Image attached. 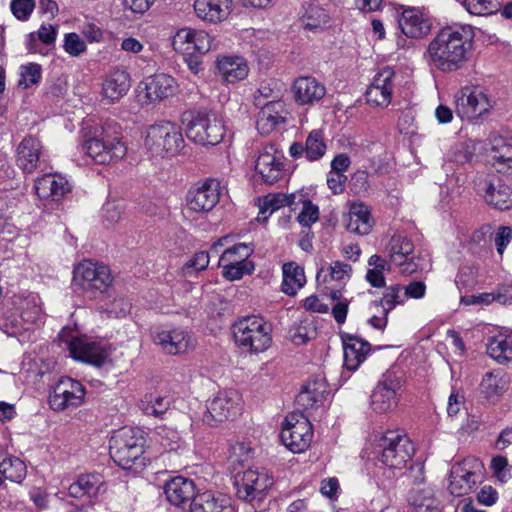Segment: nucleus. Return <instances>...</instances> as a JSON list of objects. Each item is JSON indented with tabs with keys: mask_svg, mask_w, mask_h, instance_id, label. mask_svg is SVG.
<instances>
[{
	"mask_svg": "<svg viewBox=\"0 0 512 512\" xmlns=\"http://www.w3.org/2000/svg\"><path fill=\"white\" fill-rule=\"evenodd\" d=\"M473 45L469 26H447L429 42L426 57L431 66L441 72H455L464 67Z\"/></svg>",
	"mask_w": 512,
	"mask_h": 512,
	"instance_id": "obj_1",
	"label": "nucleus"
},
{
	"mask_svg": "<svg viewBox=\"0 0 512 512\" xmlns=\"http://www.w3.org/2000/svg\"><path fill=\"white\" fill-rule=\"evenodd\" d=\"M88 156L98 164H109L122 159L127 153V146L122 141L120 126L106 122L96 128L94 134L84 144Z\"/></svg>",
	"mask_w": 512,
	"mask_h": 512,
	"instance_id": "obj_2",
	"label": "nucleus"
},
{
	"mask_svg": "<svg viewBox=\"0 0 512 512\" xmlns=\"http://www.w3.org/2000/svg\"><path fill=\"white\" fill-rule=\"evenodd\" d=\"M238 346L252 353H262L272 345V325L261 316H247L233 324Z\"/></svg>",
	"mask_w": 512,
	"mask_h": 512,
	"instance_id": "obj_3",
	"label": "nucleus"
},
{
	"mask_svg": "<svg viewBox=\"0 0 512 512\" xmlns=\"http://www.w3.org/2000/svg\"><path fill=\"white\" fill-rule=\"evenodd\" d=\"M143 431L131 427L118 430L110 440V454L123 469H130L144 452Z\"/></svg>",
	"mask_w": 512,
	"mask_h": 512,
	"instance_id": "obj_4",
	"label": "nucleus"
},
{
	"mask_svg": "<svg viewBox=\"0 0 512 512\" xmlns=\"http://www.w3.org/2000/svg\"><path fill=\"white\" fill-rule=\"evenodd\" d=\"M186 136L200 145H216L224 137L225 127L214 113L197 112L186 115Z\"/></svg>",
	"mask_w": 512,
	"mask_h": 512,
	"instance_id": "obj_5",
	"label": "nucleus"
},
{
	"mask_svg": "<svg viewBox=\"0 0 512 512\" xmlns=\"http://www.w3.org/2000/svg\"><path fill=\"white\" fill-rule=\"evenodd\" d=\"M145 145L152 155L172 156L182 149L184 139L175 123L164 121L148 128Z\"/></svg>",
	"mask_w": 512,
	"mask_h": 512,
	"instance_id": "obj_6",
	"label": "nucleus"
},
{
	"mask_svg": "<svg viewBox=\"0 0 512 512\" xmlns=\"http://www.w3.org/2000/svg\"><path fill=\"white\" fill-rule=\"evenodd\" d=\"M112 280L110 269L103 264L83 261L74 269V286L90 296L105 292Z\"/></svg>",
	"mask_w": 512,
	"mask_h": 512,
	"instance_id": "obj_7",
	"label": "nucleus"
},
{
	"mask_svg": "<svg viewBox=\"0 0 512 512\" xmlns=\"http://www.w3.org/2000/svg\"><path fill=\"white\" fill-rule=\"evenodd\" d=\"M380 462L390 469H403L414 454L411 440L404 434L388 431L381 437Z\"/></svg>",
	"mask_w": 512,
	"mask_h": 512,
	"instance_id": "obj_8",
	"label": "nucleus"
},
{
	"mask_svg": "<svg viewBox=\"0 0 512 512\" xmlns=\"http://www.w3.org/2000/svg\"><path fill=\"white\" fill-rule=\"evenodd\" d=\"M455 112L462 120H474L487 114L492 103L486 92L478 86H465L454 95Z\"/></svg>",
	"mask_w": 512,
	"mask_h": 512,
	"instance_id": "obj_9",
	"label": "nucleus"
},
{
	"mask_svg": "<svg viewBox=\"0 0 512 512\" xmlns=\"http://www.w3.org/2000/svg\"><path fill=\"white\" fill-rule=\"evenodd\" d=\"M312 437L311 423L303 414L291 413L285 418L281 440L290 451L304 452L310 446Z\"/></svg>",
	"mask_w": 512,
	"mask_h": 512,
	"instance_id": "obj_10",
	"label": "nucleus"
},
{
	"mask_svg": "<svg viewBox=\"0 0 512 512\" xmlns=\"http://www.w3.org/2000/svg\"><path fill=\"white\" fill-rule=\"evenodd\" d=\"M242 396L234 389L219 391L208 403L203 421L208 425L229 420L240 414L242 410Z\"/></svg>",
	"mask_w": 512,
	"mask_h": 512,
	"instance_id": "obj_11",
	"label": "nucleus"
},
{
	"mask_svg": "<svg viewBox=\"0 0 512 512\" xmlns=\"http://www.w3.org/2000/svg\"><path fill=\"white\" fill-rule=\"evenodd\" d=\"M252 253L253 248L245 243L226 248L219 258V266L223 269L224 278L235 281L252 273L254 264L249 260Z\"/></svg>",
	"mask_w": 512,
	"mask_h": 512,
	"instance_id": "obj_12",
	"label": "nucleus"
},
{
	"mask_svg": "<svg viewBox=\"0 0 512 512\" xmlns=\"http://www.w3.org/2000/svg\"><path fill=\"white\" fill-rule=\"evenodd\" d=\"M273 485V477L265 468H249L235 475L238 498L252 501L261 498Z\"/></svg>",
	"mask_w": 512,
	"mask_h": 512,
	"instance_id": "obj_13",
	"label": "nucleus"
},
{
	"mask_svg": "<svg viewBox=\"0 0 512 512\" xmlns=\"http://www.w3.org/2000/svg\"><path fill=\"white\" fill-rule=\"evenodd\" d=\"M483 465L474 457H467L454 463L450 470V493L454 496L468 494L477 483V474L481 472Z\"/></svg>",
	"mask_w": 512,
	"mask_h": 512,
	"instance_id": "obj_14",
	"label": "nucleus"
},
{
	"mask_svg": "<svg viewBox=\"0 0 512 512\" xmlns=\"http://www.w3.org/2000/svg\"><path fill=\"white\" fill-rule=\"evenodd\" d=\"M221 193L220 182L207 179L191 188L186 196V210L191 214H206L219 202Z\"/></svg>",
	"mask_w": 512,
	"mask_h": 512,
	"instance_id": "obj_15",
	"label": "nucleus"
},
{
	"mask_svg": "<svg viewBox=\"0 0 512 512\" xmlns=\"http://www.w3.org/2000/svg\"><path fill=\"white\" fill-rule=\"evenodd\" d=\"M177 91L176 80L165 73L145 77L138 85V96L144 104L159 103Z\"/></svg>",
	"mask_w": 512,
	"mask_h": 512,
	"instance_id": "obj_16",
	"label": "nucleus"
},
{
	"mask_svg": "<svg viewBox=\"0 0 512 512\" xmlns=\"http://www.w3.org/2000/svg\"><path fill=\"white\" fill-rule=\"evenodd\" d=\"M85 397L83 385L72 378H61L49 395V405L54 411H63L80 406Z\"/></svg>",
	"mask_w": 512,
	"mask_h": 512,
	"instance_id": "obj_17",
	"label": "nucleus"
},
{
	"mask_svg": "<svg viewBox=\"0 0 512 512\" xmlns=\"http://www.w3.org/2000/svg\"><path fill=\"white\" fill-rule=\"evenodd\" d=\"M401 388L399 377L388 373L383 375L371 394L370 407L376 414L392 412L398 404L397 392Z\"/></svg>",
	"mask_w": 512,
	"mask_h": 512,
	"instance_id": "obj_18",
	"label": "nucleus"
},
{
	"mask_svg": "<svg viewBox=\"0 0 512 512\" xmlns=\"http://www.w3.org/2000/svg\"><path fill=\"white\" fill-rule=\"evenodd\" d=\"M255 171L267 184H274L284 174V156L272 143L265 144L259 151Z\"/></svg>",
	"mask_w": 512,
	"mask_h": 512,
	"instance_id": "obj_19",
	"label": "nucleus"
},
{
	"mask_svg": "<svg viewBox=\"0 0 512 512\" xmlns=\"http://www.w3.org/2000/svg\"><path fill=\"white\" fill-rule=\"evenodd\" d=\"M70 355L75 359L97 367L106 363L109 357L107 346L87 336L74 337L67 342Z\"/></svg>",
	"mask_w": 512,
	"mask_h": 512,
	"instance_id": "obj_20",
	"label": "nucleus"
},
{
	"mask_svg": "<svg viewBox=\"0 0 512 512\" xmlns=\"http://www.w3.org/2000/svg\"><path fill=\"white\" fill-rule=\"evenodd\" d=\"M391 264L398 266L402 274H412L417 270V264L412 256L413 242L402 234H395L385 248Z\"/></svg>",
	"mask_w": 512,
	"mask_h": 512,
	"instance_id": "obj_21",
	"label": "nucleus"
},
{
	"mask_svg": "<svg viewBox=\"0 0 512 512\" xmlns=\"http://www.w3.org/2000/svg\"><path fill=\"white\" fill-rule=\"evenodd\" d=\"M212 41V37L204 30L182 28L173 36L172 45L174 50L184 54H205L210 51Z\"/></svg>",
	"mask_w": 512,
	"mask_h": 512,
	"instance_id": "obj_22",
	"label": "nucleus"
},
{
	"mask_svg": "<svg viewBox=\"0 0 512 512\" xmlns=\"http://www.w3.org/2000/svg\"><path fill=\"white\" fill-rule=\"evenodd\" d=\"M153 342L169 355L185 353L194 345L189 332L182 328L157 331L153 335Z\"/></svg>",
	"mask_w": 512,
	"mask_h": 512,
	"instance_id": "obj_23",
	"label": "nucleus"
},
{
	"mask_svg": "<svg viewBox=\"0 0 512 512\" xmlns=\"http://www.w3.org/2000/svg\"><path fill=\"white\" fill-rule=\"evenodd\" d=\"M478 189L485 192V201L499 210H506L512 207V191L509 186L488 177L478 176L475 179Z\"/></svg>",
	"mask_w": 512,
	"mask_h": 512,
	"instance_id": "obj_24",
	"label": "nucleus"
},
{
	"mask_svg": "<svg viewBox=\"0 0 512 512\" xmlns=\"http://www.w3.org/2000/svg\"><path fill=\"white\" fill-rule=\"evenodd\" d=\"M394 72L385 68L378 72L366 91V101L376 107H387L392 98Z\"/></svg>",
	"mask_w": 512,
	"mask_h": 512,
	"instance_id": "obj_25",
	"label": "nucleus"
},
{
	"mask_svg": "<svg viewBox=\"0 0 512 512\" xmlns=\"http://www.w3.org/2000/svg\"><path fill=\"white\" fill-rule=\"evenodd\" d=\"M131 88V77L127 70L114 68L102 82L101 96L107 103H116L122 99Z\"/></svg>",
	"mask_w": 512,
	"mask_h": 512,
	"instance_id": "obj_26",
	"label": "nucleus"
},
{
	"mask_svg": "<svg viewBox=\"0 0 512 512\" xmlns=\"http://www.w3.org/2000/svg\"><path fill=\"white\" fill-rule=\"evenodd\" d=\"M197 18L209 24H218L228 19L232 12L233 0H194Z\"/></svg>",
	"mask_w": 512,
	"mask_h": 512,
	"instance_id": "obj_27",
	"label": "nucleus"
},
{
	"mask_svg": "<svg viewBox=\"0 0 512 512\" xmlns=\"http://www.w3.org/2000/svg\"><path fill=\"white\" fill-rule=\"evenodd\" d=\"M292 94L299 105H314L326 94L325 86L316 78L300 76L292 84Z\"/></svg>",
	"mask_w": 512,
	"mask_h": 512,
	"instance_id": "obj_28",
	"label": "nucleus"
},
{
	"mask_svg": "<svg viewBox=\"0 0 512 512\" xmlns=\"http://www.w3.org/2000/svg\"><path fill=\"white\" fill-rule=\"evenodd\" d=\"M401 32L412 39H420L431 31V21L427 15L416 8L404 9L398 18Z\"/></svg>",
	"mask_w": 512,
	"mask_h": 512,
	"instance_id": "obj_29",
	"label": "nucleus"
},
{
	"mask_svg": "<svg viewBox=\"0 0 512 512\" xmlns=\"http://www.w3.org/2000/svg\"><path fill=\"white\" fill-rule=\"evenodd\" d=\"M287 116L286 104L282 100H271L260 110L257 118V130L268 135L282 125Z\"/></svg>",
	"mask_w": 512,
	"mask_h": 512,
	"instance_id": "obj_30",
	"label": "nucleus"
},
{
	"mask_svg": "<svg viewBox=\"0 0 512 512\" xmlns=\"http://www.w3.org/2000/svg\"><path fill=\"white\" fill-rule=\"evenodd\" d=\"M105 481L100 474H82L68 488L70 497L83 499L90 503L99 494L105 492Z\"/></svg>",
	"mask_w": 512,
	"mask_h": 512,
	"instance_id": "obj_31",
	"label": "nucleus"
},
{
	"mask_svg": "<svg viewBox=\"0 0 512 512\" xmlns=\"http://www.w3.org/2000/svg\"><path fill=\"white\" fill-rule=\"evenodd\" d=\"M509 381L506 374L500 370L486 372L479 384V395L489 403L498 402L508 390Z\"/></svg>",
	"mask_w": 512,
	"mask_h": 512,
	"instance_id": "obj_32",
	"label": "nucleus"
},
{
	"mask_svg": "<svg viewBox=\"0 0 512 512\" xmlns=\"http://www.w3.org/2000/svg\"><path fill=\"white\" fill-rule=\"evenodd\" d=\"M41 154V142L32 136L25 137L17 147L16 163L23 172L33 173L39 165Z\"/></svg>",
	"mask_w": 512,
	"mask_h": 512,
	"instance_id": "obj_33",
	"label": "nucleus"
},
{
	"mask_svg": "<svg viewBox=\"0 0 512 512\" xmlns=\"http://www.w3.org/2000/svg\"><path fill=\"white\" fill-rule=\"evenodd\" d=\"M71 186L68 180L60 174H46L36 180L35 191L42 199L54 201L63 198Z\"/></svg>",
	"mask_w": 512,
	"mask_h": 512,
	"instance_id": "obj_34",
	"label": "nucleus"
},
{
	"mask_svg": "<svg viewBox=\"0 0 512 512\" xmlns=\"http://www.w3.org/2000/svg\"><path fill=\"white\" fill-rule=\"evenodd\" d=\"M343 220L346 229L358 235H367L374 225L369 208L361 202L352 203Z\"/></svg>",
	"mask_w": 512,
	"mask_h": 512,
	"instance_id": "obj_35",
	"label": "nucleus"
},
{
	"mask_svg": "<svg viewBox=\"0 0 512 512\" xmlns=\"http://www.w3.org/2000/svg\"><path fill=\"white\" fill-rule=\"evenodd\" d=\"M195 484L193 480L176 476L168 480L164 486V493L167 500L175 505L181 506L190 500L193 501L195 494Z\"/></svg>",
	"mask_w": 512,
	"mask_h": 512,
	"instance_id": "obj_36",
	"label": "nucleus"
},
{
	"mask_svg": "<svg viewBox=\"0 0 512 512\" xmlns=\"http://www.w3.org/2000/svg\"><path fill=\"white\" fill-rule=\"evenodd\" d=\"M342 341L344 366L348 370L354 371L360 366L370 352V344L353 335H346L342 337Z\"/></svg>",
	"mask_w": 512,
	"mask_h": 512,
	"instance_id": "obj_37",
	"label": "nucleus"
},
{
	"mask_svg": "<svg viewBox=\"0 0 512 512\" xmlns=\"http://www.w3.org/2000/svg\"><path fill=\"white\" fill-rule=\"evenodd\" d=\"M190 512H234V507L226 495L206 491L194 497Z\"/></svg>",
	"mask_w": 512,
	"mask_h": 512,
	"instance_id": "obj_38",
	"label": "nucleus"
},
{
	"mask_svg": "<svg viewBox=\"0 0 512 512\" xmlns=\"http://www.w3.org/2000/svg\"><path fill=\"white\" fill-rule=\"evenodd\" d=\"M488 355L499 364L512 360V330H502L488 340Z\"/></svg>",
	"mask_w": 512,
	"mask_h": 512,
	"instance_id": "obj_39",
	"label": "nucleus"
},
{
	"mask_svg": "<svg viewBox=\"0 0 512 512\" xmlns=\"http://www.w3.org/2000/svg\"><path fill=\"white\" fill-rule=\"evenodd\" d=\"M217 68L222 78L228 83H234L247 77L249 68L244 58L225 56L217 61Z\"/></svg>",
	"mask_w": 512,
	"mask_h": 512,
	"instance_id": "obj_40",
	"label": "nucleus"
},
{
	"mask_svg": "<svg viewBox=\"0 0 512 512\" xmlns=\"http://www.w3.org/2000/svg\"><path fill=\"white\" fill-rule=\"evenodd\" d=\"M411 512H440L439 503L431 487L414 488L409 497Z\"/></svg>",
	"mask_w": 512,
	"mask_h": 512,
	"instance_id": "obj_41",
	"label": "nucleus"
},
{
	"mask_svg": "<svg viewBox=\"0 0 512 512\" xmlns=\"http://www.w3.org/2000/svg\"><path fill=\"white\" fill-rule=\"evenodd\" d=\"M306 282L304 270L293 262L284 264L282 291L293 296L301 289Z\"/></svg>",
	"mask_w": 512,
	"mask_h": 512,
	"instance_id": "obj_42",
	"label": "nucleus"
},
{
	"mask_svg": "<svg viewBox=\"0 0 512 512\" xmlns=\"http://www.w3.org/2000/svg\"><path fill=\"white\" fill-rule=\"evenodd\" d=\"M21 313L19 316L28 325L35 324L41 317L40 299L37 295L18 297L14 302Z\"/></svg>",
	"mask_w": 512,
	"mask_h": 512,
	"instance_id": "obj_43",
	"label": "nucleus"
},
{
	"mask_svg": "<svg viewBox=\"0 0 512 512\" xmlns=\"http://www.w3.org/2000/svg\"><path fill=\"white\" fill-rule=\"evenodd\" d=\"M295 195L290 194H268L264 199L260 206V211L257 216L258 221H265L269 215H271L276 210L284 207L290 206L294 203Z\"/></svg>",
	"mask_w": 512,
	"mask_h": 512,
	"instance_id": "obj_44",
	"label": "nucleus"
},
{
	"mask_svg": "<svg viewBox=\"0 0 512 512\" xmlns=\"http://www.w3.org/2000/svg\"><path fill=\"white\" fill-rule=\"evenodd\" d=\"M489 159L498 171L512 168V143L503 139L495 140L489 152Z\"/></svg>",
	"mask_w": 512,
	"mask_h": 512,
	"instance_id": "obj_45",
	"label": "nucleus"
},
{
	"mask_svg": "<svg viewBox=\"0 0 512 512\" xmlns=\"http://www.w3.org/2000/svg\"><path fill=\"white\" fill-rule=\"evenodd\" d=\"M352 268L349 264L335 261L327 268L322 267L316 275L318 283L327 284L330 281H345L350 278Z\"/></svg>",
	"mask_w": 512,
	"mask_h": 512,
	"instance_id": "obj_46",
	"label": "nucleus"
},
{
	"mask_svg": "<svg viewBox=\"0 0 512 512\" xmlns=\"http://www.w3.org/2000/svg\"><path fill=\"white\" fill-rule=\"evenodd\" d=\"M301 21L305 29L317 31L327 25L329 15L319 5L311 3L306 7Z\"/></svg>",
	"mask_w": 512,
	"mask_h": 512,
	"instance_id": "obj_47",
	"label": "nucleus"
},
{
	"mask_svg": "<svg viewBox=\"0 0 512 512\" xmlns=\"http://www.w3.org/2000/svg\"><path fill=\"white\" fill-rule=\"evenodd\" d=\"M26 472V465L19 458L7 457L0 462V474L12 482H21Z\"/></svg>",
	"mask_w": 512,
	"mask_h": 512,
	"instance_id": "obj_48",
	"label": "nucleus"
},
{
	"mask_svg": "<svg viewBox=\"0 0 512 512\" xmlns=\"http://www.w3.org/2000/svg\"><path fill=\"white\" fill-rule=\"evenodd\" d=\"M324 385L322 383L308 384L298 395V403L305 408H313L321 404L325 398Z\"/></svg>",
	"mask_w": 512,
	"mask_h": 512,
	"instance_id": "obj_49",
	"label": "nucleus"
},
{
	"mask_svg": "<svg viewBox=\"0 0 512 512\" xmlns=\"http://www.w3.org/2000/svg\"><path fill=\"white\" fill-rule=\"evenodd\" d=\"M42 78V67L37 63H27L19 67L18 86L22 89L38 85Z\"/></svg>",
	"mask_w": 512,
	"mask_h": 512,
	"instance_id": "obj_50",
	"label": "nucleus"
},
{
	"mask_svg": "<svg viewBox=\"0 0 512 512\" xmlns=\"http://www.w3.org/2000/svg\"><path fill=\"white\" fill-rule=\"evenodd\" d=\"M21 313L15 305L14 311H9L4 314L2 323L0 324L3 331L10 336H17L22 331L29 330L31 325L25 323L19 316Z\"/></svg>",
	"mask_w": 512,
	"mask_h": 512,
	"instance_id": "obj_51",
	"label": "nucleus"
},
{
	"mask_svg": "<svg viewBox=\"0 0 512 512\" xmlns=\"http://www.w3.org/2000/svg\"><path fill=\"white\" fill-rule=\"evenodd\" d=\"M326 151V144L320 130H313L305 143V156L310 161L320 159Z\"/></svg>",
	"mask_w": 512,
	"mask_h": 512,
	"instance_id": "obj_52",
	"label": "nucleus"
},
{
	"mask_svg": "<svg viewBox=\"0 0 512 512\" xmlns=\"http://www.w3.org/2000/svg\"><path fill=\"white\" fill-rule=\"evenodd\" d=\"M403 292V287L399 284L386 287L380 300V303L383 306V312L388 314L397 305H404L406 299Z\"/></svg>",
	"mask_w": 512,
	"mask_h": 512,
	"instance_id": "obj_53",
	"label": "nucleus"
},
{
	"mask_svg": "<svg viewBox=\"0 0 512 512\" xmlns=\"http://www.w3.org/2000/svg\"><path fill=\"white\" fill-rule=\"evenodd\" d=\"M210 261V253L206 251H200L193 255L185 265L183 266V271L185 275H191L194 272H199L205 270Z\"/></svg>",
	"mask_w": 512,
	"mask_h": 512,
	"instance_id": "obj_54",
	"label": "nucleus"
},
{
	"mask_svg": "<svg viewBox=\"0 0 512 512\" xmlns=\"http://www.w3.org/2000/svg\"><path fill=\"white\" fill-rule=\"evenodd\" d=\"M153 437L164 448L174 449L179 436L176 430L166 426L157 427L153 433Z\"/></svg>",
	"mask_w": 512,
	"mask_h": 512,
	"instance_id": "obj_55",
	"label": "nucleus"
},
{
	"mask_svg": "<svg viewBox=\"0 0 512 512\" xmlns=\"http://www.w3.org/2000/svg\"><path fill=\"white\" fill-rule=\"evenodd\" d=\"M63 48L72 57H78L86 51V44L77 33H67L64 36Z\"/></svg>",
	"mask_w": 512,
	"mask_h": 512,
	"instance_id": "obj_56",
	"label": "nucleus"
},
{
	"mask_svg": "<svg viewBox=\"0 0 512 512\" xmlns=\"http://www.w3.org/2000/svg\"><path fill=\"white\" fill-rule=\"evenodd\" d=\"M35 8V0H12L10 9L12 14L20 21L29 19Z\"/></svg>",
	"mask_w": 512,
	"mask_h": 512,
	"instance_id": "obj_57",
	"label": "nucleus"
},
{
	"mask_svg": "<svg viewBox=\"0 0 512 512\" xmlns=\"http://www.w3.org/2000/svg\"><path fill=\"white\" fill-rule=\"evenodd\" d=\"M319 218V209L311 201H304L302 209L298 215V221L301 225L309 227Z\"/></svg>",
	"mask_w": 512,
	"mask_h": 512,
	"instance_id": "obj_58",
	"label": "nucleus"
},
{
	"mask_svg": "<svg viewBox=\"0 0 512 512\" xmlns=\"http://www.w3.org/2000/svg\"><path fill=\"white\" fill-rule=\"evenodd\" d=\"M507 467L508 461L503 456H496L491 461V468L493 473L495 477L502 483H506L511 477Z\"/></svg>",
	"mask_w": 512,
	"mask_h": 512,
	"instance_id": "obj_59",
	"label": "nucleus"
},
{
	"mask_svg": "<svg viewBox=\"0 0 512 512\" xmlns=\"http://www.w3.org/2000/svg\"><path fill=\"white\" fill-rule=\"evenodd\" d=\"M282 88L278 81L268 80L260 84L258 93L264 98H272L273 100H280Z\"/></svg>",
	"mask_w": 512,
	"mask_h": 512,
	"instance_id": "obj_60",
	"label": "nucleus"
},
{
	"mask_svg": "<svg viewBox=\"0 0 512 512\" xmlns=\"http://www.w3.org/2000/svg\"><path fill=\"white\" fill-rule=\"evenodd\" d=\"M403 287L405 299H422L426 294V285L422 281H412Z\"/></svg>",
	"mask_w": 512,
	"mask_h": 512,
	"instance_id": "obj_61",
	"label": "nucleus"
},
{
	"mask_svg": "<svg viewBox=\"0 0 512 512\" xmlns=\"http://www.w3.org/2000/svg\"><path fill=\"white\" fill-rule=\"evenodd\" d=\"M252 456V449L245 443H235L231 446L230 457L235 462L244 463L248 461Z\"/></svg>",
	"mask_w": 512,
	"mask_h": 512,
	"instance_id": "obj_62",
	"label": "nucleus"
},
{
	"mask_svg": "<svg viewBox=\"0 0 512 512\" xmlns=\"http://www.w3.org/2000/svg\"><path fill=\"white\" fill-rule=\"evenodd\" d=\"M477 500L484 506H492L498 500V492L491 485H484L477 493Z\"/></svg>",
	"mask_w": 512,
	"mask_h": 512,
	"instance_id": "obj_63",
	"label": "nucleus"
},
{
	"mask_svg": "<svg viewBox=\"0 0 512 512\" xmlns=\"http://www.w3.org/2000/svg\"><path fill=\"white\" fill-rule=\"evenodd\" d=\"M465 404L464 395L460 392H452L448 398L447 403V413L449 416L453 417L458 415V413L462 410Z\"/></svg>",
	"mask_w": 512,
	"mask_h": 512,
	"instance_id": "obj_64",
	"label": "nucleus"
}]
</instances>
